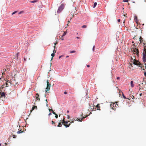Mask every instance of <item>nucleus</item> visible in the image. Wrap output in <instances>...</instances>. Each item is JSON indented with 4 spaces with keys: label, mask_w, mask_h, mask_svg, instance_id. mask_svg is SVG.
I'll list each match as a JSON object with an SVG mask.
<instances>
[{
    "label": "nucleus",
    "mask_w": 146,
    "mask_h": 146,
    "mask_svg": "<svg viewBox=\"0 0 146 146\" xmlns=\"http://www.w3.org/2000/svg\"><path fill=\"white\" fill-rule=\"evenodd\" d=\"M65 5L63 3L61 5L58 7L57 12L58 13H60L64 9Z\"/></svg>",
    "instance_id": "1"
},
{
    "label": "nucleus",
    "mask_w": 146,
    "mask_h": 146,
    "mask_svg": "<svg viewBox=\"0 0 146 146\" xmlns=\"http://www.w3.org/2000/svg\"><path fill=\"white\" fill-rule=\"evenodd\" d=\"M47 87L46 88V90H45L46 93H47V91H48L50 90V85L49 83L48 80L47 81Z\"/></svg>",
    "instance_id": "2"
},
{
    "label": "nucleus",
    "mask_w": 146,
    "mask_h": 146,
    "mask_svg": "<svg viewBox=\"0 0 146 146\" xmlns=\"http://www.w3.org/2000/svg\"><path fill=\"white\" fill-rule=\"evenodd\" d=\"M133 63L134 65H136L139 66L141 67V64L139 62L137 61L134 60Z\"/></svg>",
    "instance_id": "3"
},
{
    "label": "nucleus",
    "mask_w": 146,
    "mask_h": 146,
    "mask_svg": "<svg viewBox=\"0 0 146 146\" xmlns=\"http://www.w3.org/2000/svg\"><path fill=\"white\" fill-rule=\"evenodd\" d=\"M143 60L144 62H146V54L145 53L143 52Z\"/></svg>",
    "instance_id": "4"
},
{
    "label": "nucleus",
    "mask_w": 146,
    "mask_h": 146,
    "mask_svg": "<svg viewBox=\"0 0 146 146\" xmlns=\"http://www.w3.org/2000/svg\"><path fill=\"white\" fill-rule=\"evenodd\" d=\"M134 54H136L137 55H138L139 51L138 49L135 48L134 51L133 52Z\"/></svg>",
    "instance_id": "5"
},
{
    "label": "nucleus",
    "mask_w": 146,
    "mask_h": 146,
    "mask_svg": "<svg viewBox=\"0 0 146 146\" xmlns=\"http://www.w3.org/2000/svg\"><path fill=\"white\" fill-rule=\"evenodd\" d=\"M5 93L4 92L1 93V97L3 98L4 97V98L5 97Z\"/></svg>",
    "instance_id": "6"
},
{
    "label": "nucleus",
    "mask_w": 146,
    "mask_h": 146,
    "mask_svg": "<svg viewBox=\"0 0 146 146\" xmlns=\"http://www.w3.org/2000/svg\"><path fill=\"white\" fill-rule=\"evenodd\" d=\"M86 117H83L81 120H80V118H77V119L76 120H77V121H82V119H84V118H85Z\"/></svg>",
    "instance_id": "7"
},
{
    "label": "nucleus",
    "mask_w": 146,
    "mask_h": 146,
    "mask_svg": "<svg viewBox=\"0 0 146 146\" xmlns=\"http://www.w3.org/2000/svg\"><path fill=\"white\" fill-rule=\"evenodd\" d=\"M36 100H40V99L39 98H38V97L39 96V94H36Z\"/></svg>",
    "instance_id": "8"
},
{
    "label": "nucleus",
    "mask_w": 146,
    "mask_h": 146,
    "mask_svg": "<svg viewBox=\"0 0 146 146\" xmlns=\"http://www.w3.org/2000/svg\"><path fill=\"white\" fill-rule=\"evenodd\" d=\"M54 50H53V53H52L51 54V56H52V58H51V60H52L53 57L54 56Z\"/></svg>",
    "instance_id": "9"
},
{
    "label": "nucleus",
    "mask_w": 146,
    "mask_h": 146,
    "mask_svg": "<svg viewBox=\"0 0 146 146\" xmlns=\"http://www.w3.org/2000/svg\"><path fill=\"white\" fill-rule=\"evenodd\" d=\"M133 82L132 81H131L130 83H131V86L132 88L134 86V85L133 84Z\"/></svg>",
    "instance_id": "10"
},
{
    "label": "nucleus",
    "mask_w": 146,
    "mask_h": 146,
    "mask_svg": "<svg viewBox=\"0 0 146 146\" xmlns=\"http://www.w3.org/2000/svg\"><path fill=\"white\" fill-rule=\"evenodd\" d=\"M18 56H19V53L17 52V53L16 54V60H17L18 59Z\"/></svg>",
    "instance_id": "11"
},
{
    "label": "nucleus",
    "mask_w": 146,
    "mask_h": 146,
    "mask_svg": "<svg viewBox=\"0 0 146 146\" xmlns=\"http://www.w3.org/2000/svg\"><path fill=\"white\" fill-rule=\"evenodd\" d=\"M134 18L135 21L137 22L138 21L137 16H135L134 17Z\"/></svg>",
    "instance_id": "12"
},
{
    "label": "nucleus",
    "mask_w": 146,
    "mask_h": 146,
    "mask_svg": "<svg viewBox=\"0 0 146 146\" xmlns=\"http://www.w3.org/2000/svg\"><path fill=\"white\" fill-rule=\"evenodd\" d=\"M66 32H64V33H63V35H62L61 37H63L66 34Z\"/></svg>",
    "instance_id": "13"
},
{
    "label": "nucleus",
    "mask_w": 146,
    "mask_h": 146,
    "mask_svg": "<svg viewBox=\"0 0 146 146\" xmlns=\"http://www.w3.org/2000/svg\"><path fill=\"white\" fill-rule=\"evenodd\" d=\"M23 132V131H21V130H20L19 131H18L17 132V133H18V134H19V133H22Z\"/></svg>",
    "instance_id": "14"
},
{
    "label": "nucleus",
    "mask_w": 146,
    "mask_h": 146,
    "mask_svg": "<svg viewBox=\"0 0 146 146\" xmlns=\"http://www.w3.org/2000/svg\"><path fill=\"white\" fill-rule=\"evenodd\" d=\"M135 48H132L131 49V52H133L134 51V49Z\"/></svg>",
    "instance_id": "15"
},
{
    "label": "nucleus",
    "mask_w": 146,
    "mask_h": 146,
    "mask_svg": "<svg viewBox=\"0 0 146 146\" xmlns=\"http://www.w3.org/2000/svg\"><path fill=\"white\" fill-rule=\"evenodd\" d=\"M37 1V0H34V1H30V2H31V3H34L36 2Z\"/></svg>",
    "instance_id": "16"
},
{
    "label": "nucleus",
    "mask_w": 146,
    "mask_h": 146,
    "mask_svg": "<svg viewBox=\"0 0 146 146\" xmlns=\"http://www.w3.org/2000/svg\"><path fill=\"white\" fill-rule=\"evenodd\" d=\"M62 125V124L61 123H58V125H57L58 127H61Z\"/></svg>",
    "instance_id": "17"
},
{
    "label": "nucleus",
    "mask_w": 146,
    "mask_h": 146,
    "mask_svg": "<svg viewBox=\"0 0 146 146\" xmlns=\"http://www.w3.org/2000/svg\"><path fill=\"white\" fill-rule=\"evenodd\" d=\"M97 3L96 2H95L94 3V6H93V8H94L96 7V6L97 5Z\"/></svg>",
    "instance_id": "18"
},
{
    "label": "nucleus",
    "mask_w": 146,
    "mask_h": 146,
    "mask_svg": "<svg viewBox=\"0 0 146 146\" xmlns=\"http://www.w3.org/2000/svg\"><path fill=\"white\" fill-rule=\"evenodd\" d=\"M68 121H62V123L63 124L64 123H65L66 124H67V123H68Z\"/></svg>",
    "instance_id": "19"
},
{
    "label": "nucleus",
    "mask_w": 146,
    "mask_h": 146,
    "mask_svg": "<svg viewBox=\"0 0 146 146\" xmlns=\"http://www.w3.org/2000/svg\"><path fill=\"white\" fill-rule=\"evenodd\" d=\"M69 125H67V124H64V125L66 127H69V125Z\"/></svg>",
    "instance_id": "20"
},
{
    "label": "nucleus",
    "mask_w": 146,
    "mask_h": 146,
    "mask_svg": "<svg viewBox=\"0 0 146 146\" xmlns=\"http://www.w3.org/2000/svg\"><path fill=\"white\" fill-rule=\"evenodd\" d=\"M122 96H123V98L125 99H127V98H126V97H125V96L123 94V93L122 94Z\"/></svg>",
    "instance_id": "21"
},
{
    "label": "nucleus",
    "mask_w": 146,
    "mask_h": 146,
    "mask_svg": "<svg viewBox=\"0 0 146 146\" xmlns=\"http://www.w3.org/2000/svg\"><path fill=\"white\" fill-rule=\"evenodd\" d=\"M97 110H99V108H100V106H99V105L98 104L97 105Z\"/></svg>",
    "instance_id": "22"
},
{
    "label": "nucleus",
    "mask_w": 146,
    "mask_h": 146,
    "mask_svg": "<svg viewBox=\"0 0 146 146\" xmlns=\"http://www.w3.org/2000/svg\"><path fill=\"white\" fill-rule=\"evenodd\" d=\"M75 51L74 50L71 51L70 52V53H73L75 52Z\"/></svg>",
    "instance_id": "23"
},
{
    "label": "nucleus",
    "mask_w": 146,
    "mask_h": 146,
    "mask_svg": "<svg viewBox=\"0 0 146 146\" xmlns=\"http://www.w3.org/2000/svg\"><path fill=\"white\" fill-rule=\"evenodd\" d=\"M35 106H33V107L32 108V111L34 109H35Z\"/></svg>",
    "instance_id": "24"
},
{
    "label": "nucleus",
    "mask_w": 146,
    "mask_h": 146,
    "mask_svg": "<svg viewBox=\"0 0 146 146\" xmlns=\"http://www.w3.org/2000/svg\"><path fill=\"white\" fill-rule=\"evenodd\" d=\"M95 50V46H94L92 48V51L94 52Z\"/></svg>",
    "instance_id": "25"
},
{
    "label": "nucleus",
    "mask_w": 146,
    "mask_h": 146,
    "mask_svg": "<svg viewBox=\"0 0 146 146\" xmlns=\"http://www.w3.org/2000/svg\"><path fill=\"white\" fill-rule=\"evenodd\" d=\"M17 12V11H15L13 13H12V15H13L14 14H15Z\"/></svg>",
    "instance_id": "26"
},
{
    "label": "nucleus",
    "mask_w": 146,
    "mask_h": 146,
    "mask_svg": "<svg viewBox=\"0 0 146 146\" xmlns=\"http://www.w3.org/2000/svg\"><path fill=\"white\" fill-rule=\"evenodd\" d=\"M86 26L85 25H83L82 26V27L83 28H86Z\"/></svg>",
    "instance_id": "27"
},
{
    "label": "nucleus",
    "mask_w": 146,
    "mask_h": 146,
    "mask_svg": "<svg viewBox=\"0 0 146 146\" xmlns=\"http://www.w3.org/2000/svg\"><path fill=\"white\" fill-rule=\"evenodd\" d=\"M142 39V38L141 36H140L139 38V40L140 41V42H141V40Z\"/></svg>",
    "instance_id": "28"
},
{
    "label": "nucleus",
    "mask_w": 146,
    "mask_h": 146,
    "mask_svg": "<svg viewBox=\"0 0 146 146\" xmlns=\"http://www.w3.org/2000/svg\"><path fill=\"white\" fill-rule=\"evenodd\" d=\"M129 0H123V1L125 2H127Z\"/></svg>",
    "instance_id": "29"
},
{
    "label": "nucleus",
    "mask_w": 146,
    "mask_h": 146,
    "mask_svg": "<svg viewBox=\"0 0 146 146\" xmlns=\"http://www.w3.org/2000/svg\"><path fill=\"white\" fill-rule=\"evenodd\" d=\"M55 116V117L56 118H57L58 117V115L56 114Z\"/></svg>",
    "instance_id": "30"
},
{
    "label": "nucleus",
    "mask_w": 146,
    "mask_h": 146,
    "mask_svg": "<svg viewBox=\"0 0 146 146\" xmlns=\"http://www.w3.org/2000/svg\"><path fill=\"white\" fill-rule=\"evenodd\" d=\"M13 137L14 138H15L16 137V136L15 135H13Z\"/></svg>",
    "instance_id": "31"
},
{
    "label": "nucleus",
    "mask_w": 146,
    "mask_h": 146,
    "mask_svg": "<svg viewBox=\"0 0 146 146\" xmlns=\"http://www.w3.org/2000/svg\"><path fill=\"white\" fill-rule=\"evenodd\" d=\"M52 113H53V114H54V115H56V113H55V112H54L53 111H53H52Z\"/></svg>",
    "instance_id": "32"
},
{
    "label": "nucleus",
    "mask_w": 146,
    "mask_h": 146,
    "mask_svg": "<svg viewBox=\"0 0 146 146\" xmlns=\"http://www.w3.org/2000/svg\"><path fill=\"white\" fill-rule=\"evenodd\" d=\"M49 110L50 111H53V110H52L51 109H49Z\"/></svg>",
    "instance_id": "33"
},
{
    "label": "nucleus",
    "mask_w": 146,
    "mask_h": 146,
    "mask_svg": "<svg viewBox=\"0 0 146 146\" xmlns=\"http://www.w3.org/2000/svg\"><path fill=\"white\" fill-rule=\"evenodd\" d=\"M23 12L21 11H20V12H19V13H18V14H21Z\"/></svg>",
    "instance_id": "34"
},
{
    "label": "nucleus",
    "mask_w": 146,
    "mask_h": 146,
    "mask_svg": "<svg viewBox=\"0 0 146 146\" xmlns=\"http://www.w3.org/2000/svg\"><path fill=\"white\" fill-rule=\"evenodd\" d=\"M144 75L146 77V72L145 71L144 73Z\"/></svg>",
    "instance_id": "35"
},
{
    "label": "nucleus",
    "mask_w": 146,
    "mask_h": 146,
    "mask_svg": "<svg viewBox=\"0 0 146 146\" xmlns=\"http://www.w3.org/2000/svg\"><path fill=\"white\" fill-rule=\"evenodd\" d=\"M52 124H54V122L53 121H52Z\"/></svg>",
    "instance_id": "36"
},
{
    "label": "nucleus",
    "mask_w": 146,
    "mask_h": 146,
    "mask_svg": "<svg viewBox=\"0 0 146 146\" xmlns=\"http://www.w3.org/2000/svg\"><path fill=\"white\" fill-rule=\"evenodd\" d=\"M117 21L118 22H119L120 21V19H118L117 20Z\"/></svg>",
    "instance_id": "37"
},
{
    "label": "nucleus",
    "mask_w": 146,
    "mask_h": 146,
    "mask_svg": "<svg viewBox=\"0 0 146 146\" xmlns=\"http://www.w3.org/2000/svg\"><path fill=\"white\" fill-rule=\"evenodd\" d=\"M67 118L68 119H70V117L69 116V115H68V116H67Z\"/></svg>",
    "instance_id": "38"
},
{
    "label": "nucleus",
    "mask_w": 146,
    "mask_h": 146,
    "mask_svg": "<svg viewBox=\"0 0 146 146\" xmlns=\"http://www.w3.org/2000/svg\"><path fill=\"white\" fill-rule=\"evenodd\" d=\"M51 114H52L51 113H49V114H48V115L50 116V115H51Z\"/></svg>",
    "instance_id": "39"
},
{
    "label": "nucleus",
    "mask_w": 146,
    "mask_h": 146,
    "mask_svg": "<svg viewBox=\"0 0 146 146\" xmlns=\"http://www.w3.org/2000/svg\"><path fill=\"white\" fill-rule=\"evenodd\" d=\"M62 56V55H61L59 57V58H60Z\"/></svg>",
    "instance_id": "40"
},
{
    "label": "nucleus",
    "mask_w": 146,
    "mask_h": 146,
    "mask_svg": "<svg viewBox=\"0 0 146 146\" xmlns=\"http://www.w3.org/2000/svg\"><path fill=\"white\" fill-rule=\"evenodd\" d=\"M64 94H67V92H65L64 93Z\"/></svg>",
    "instance_id": "41"
},
{
    "label": "nucleus",
    "mask_w": 146,
    "mask_h": 146,
    "mask_svg": "<svg viewBox=\"0 0 146 146\" xmlns=\"http://www.w3.org/2000/svg\"><path fill=\"white\" fill-rule=\"evenodd\" d=\"M119 77H117V79H119Z\"/></svg>",
    "instance_id": "42"
},
{
    "label": "nucleus",
    "mask_w": 146,
    "mask_h": 146,
    "mask_svg": "<svg viewBox=\"0 0 146 146\" xmlns=\"http://www.w3.org/2000/svg\"><path fill=\"white\" fill-rule=\"evenodd\" d=\"M35 108H36V109H37V106H35Z\"/></svg>",
    "instance_id": "43"
},
{
    "label": "nucleus",
    "mask_w": 146,
    "mask_h": 146,
    "mask_svg": "<svg viewBox=\"0 0 146 146\" xmlns=\"http://www.w3.org/2000/svg\"><path fill=\"white\" fill-rule=\"evenodd\" d=\"M87 67H90V65H87Z\"/></svg>",
    "instance_id": "44"
},
{
    "label": "nucleus",
    "mask_w": 146,
    "mask_h": 146,
    "mask_svg": "<svg viewBox=\"0 0 146 146\" xmlns=\"http://www.w3.org/2000/svg\"><path fill=\"white\" fill-rule=\"evenodd\" d=\"M24 61H26V58H24Z\"/></svg>",
    "instance_id": "45"
},
{
    "label": "nucleus",
    "mask_w": 146,
    "mask_h": 146,
    "mask_svg": "<svg viewBox=\"0 0 146 146\" xmlns=\"http://www.w3.org/2000/svg\"><path fill=\"white\" fill-rule=\"evenodd\" d=\"M142 93H141V94H140L139 95H140V96H142Z\"/></svg>",
    "instance_id": "46"
},
{
    "label": "nucleus",
    "mask_w": 146,
    "mask_h": 146,
    "mask_svg": "<svg viewBox=\"0 0 146 146\" xmlns=\"http://www.w3.org/2000/svg\"><path fill=\"white\" fill-rule=\"evenodd\" d=\"M76 38H80L79 37L77 36V37Z\"/></svg>",
    "instance_id": "47"
},
{
    "label": "nucleus",
    "mask_w": 146,
    "mask_h": 146,
    "mask_svg": "<svg viewBox=\"0 0 146 146\" xmlns=\"http://www.w3.org/2000/svg\"><path fill=\"white\" fill-rule=\"evenodd\" d=\"M6 86H8V84L7 83H6Z\"/></svg>",
    "instance_id": "48"
},
{
    "label": "nucleus",
    "mask_w": 146,
    "mask_h": 146,
    "mask_svg": "<svg viewBox=\"0 0 146 146\" xmlns=\"http://www.w3.org/2000/svg\"><path fill=\"white\" fill-rule=\"evenodd\" d=\"M68 56H66V58H67V57H68Z\"/></svg>",
    "instance_id": "49"
},
{
    "label": "nucleus",
    "mask_w": 146,
    "mask_h": 146,
    "mask_svg": "<svg viewBox=\"0 0 146 146\" xmlns=\"http://www.w3.org/2000/svg\"><path fill=\"white\" fill-rule=\"evenodd\" d=\"M69 111H68H68H67V112L68 113H69Z\"/></svg>",
    "instance_id": "50"
},
{
    "label": "nucleus",
    "mask_w": 146,
    "mask_h": 146,
    "mask_svg": "<svg viewBox=\"0 0 146 146\" xmlns=\"http://www.w3.org/2000/svg\"><path fill=\"white\" fill-rule=\"evenodd\" d=\"M46 106H47V107L48 106V104H46Z\"/></svg>",
    "instance_id": "51"
},
{
    "label": "nucleus",
    "mask_w": 146,
    "mask_h": 146,
    "mask_svg": "<svg viewBox=\"0 0 146 146\" xmlns=\"http://www.w3.org/2000/svg\"><path fill=\"white\" fill-rule=\"evenodd\" d=\"M62 40H64V39H63V38L62 39Z\"/></svg>",
    "instance_id": "52"
},
{
    "label": "nucleus",
    "mask_w": 146,
    "mask_h": 146,
    "mask_svg": "<svg viewBox=\"0 0 146 146\" xmlns=\"http://www.w3.org/2000/svg\"><path fill=\"white\" fill-rule=\"evenodd\" d=\"M56 43H55V44H55V45H56Z\"/></svg>",
    "instance_id": "53"
},
{
    "label": "nucleus",
    "mask_w": 146,
    "mask_h": 146,
    "mask_svg": "<svg viewBox=\"0 0 146 146\" xmlns=\"http://www.w3.org/2000/svg\"><path fill=\"white\" fill-rule=\"evenodd\" d=\"M145 1L146 2V0H145Z\"/></svg>",
    "instance_id": "54"
},
{
    "label": "nucleus",
    "mask_w": 146,
    "mask_h": 146,
    "mask_svg": "<svg viewBox=\"0 0 146 146\" xmlns=\"http://www.w3.org/2000/svg\"><path fill=\"white\" fill-rule=\"evenodd\" d=\"M46 102H47V100H46Z\"/></svg>",
    "instance_id": "55"
},
{
    "label": "nucleus",
    "mask_w": 146,
    "mask_h": 146,
    "mask_svg": "<svg viewBox=\"0 0 146 146\" xmlns=\"http://www.w3.org/2000/svg\"><path fill=\"white\" fill-rule=\"evenodd\" d=\"M1 144L0 143V146H1Z\"/></svg>",
    "instance_id": "56"
},
{
    "label": "nucleus",
    "mask_w": 146,
    "mask_h": 146,
    "mask_svg": "<svg viewBox=\"0 0 146 146\" xmlns=\"http://www.w3.org/2000/svg\"><path fill=\"white\" fill-rule=\"evenodd\" d=\"M62 1H61V3H62Z\"/></svg>",
    "instance_id": "57"
},
{
    "label": "nucleus",
    "mask_w": 146,
    "mask_h": 146,
    "mask_svg": "<svg viewBox=\"0 0 146 146\" xmlns=\"http://www.w3.org/2000/svg\"><path fill=\"white\" fill-rule=\"evenodd\" d=\"M1 79V78H0V79Z\"/></svg>",
    "instance_id": "58"
},
{
    "label": "nucleus",
    "mask_w": 146,
    "mask_h": 146,
    "mask_svg": "<svg viewBox=\"0 0 146 146\" xmlns=\"http://www.w3.org/2000/svg\"><path fill=\"white\" fill-rule=\"evenodd\" d=\"M72 123H73V121H72Z\"/></svg>",
    "instance_id": "59"
},
{
    "label": "nucleus",
    "mask_w": 146,
    "mask_h": 146,
    "mask_svg": "<svg viewBox=\"0 0 146 146\" xmlns=\"http://www.w3.org/2000/svg\"><path fill=\"white\" fill-rule=\"evenodd\" d=\"M1 91V90H0V91Z\"/></svg>",
    "instance_id": "60"
}]
</instances>
